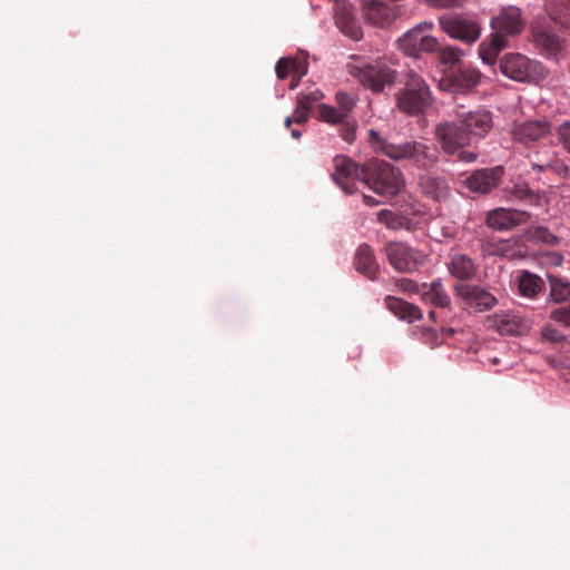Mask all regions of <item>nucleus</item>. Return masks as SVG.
<instances>
[{
  "instance_id": "1",
  "label": "nucleus",
  "mask_w": 570,
  "mask_h": 570,
  "mask_svg": "<svg viewBox=\"0 0 570 570\" xmlns=\"http://www.w3.org/2000/svg\"><path fill=\"white\" fill-rule=\"evenodd\" d=\"M492 33L479 46V56L487 65H494L499 53L509 46V39L523 32L525 21L515 6H505L490 21Z\"/></svg>"
},
{
  "instance_id": "2",
  "label": "nucleus",
  "mask_w": 570,
  "mask_h": 570,
  "mask_svg": "<svg viewBox=\"0 0 570 570\" xmlns=\"http://www.w3.org/2000/svg\"><path fill=\"white\" fill-rule=\"evenodd\" d=\"M436 142L441 150L455 161L473 163L478 155L474 151L464 149L470 145L471 140L468 132L458 121L445 120L439 122L433 131Z\"/></svg>"
},
{
  "instance_id": "3",
  "label": "nucleus",
  "mask_w": 570,
  "mask_h": 570,
  "mask_svg": "<svg viewBox=\"0 0 570 570\" xmlns=\"http://www.w3.org/2000/svg\"><path fill=\"white\" fill-rule=\"evenodd\" d=\"M396 107L409 116L423 115L433 104V95L426 81L410 71L404 86L395 92Z\"/></svg>"
},
{
  "instance_id": "4",
  "label": "nucleus",
  "mask_w": 570,
  "mask_h": 570,
  "mask_svg": "<svg viewBox=\"0 0 570 570\" xmlns=\"http://www.w3.org/2000/svg\"><path fill=\"white\" fill-rule=\"evenodd\" d=\"M379 148L393 160H409L422 169H429L439 163L438 148L417 140L394 144L379 139Z\"/></svg>"
},
{
  "instance_id": "5",
  "label": "nucleus",
  "mask_w": 570,
  "mask_h": 570,
  "mask_svg": "<svg viewBox=\"0 0 570 570\" xmlns=\"http://www.w3.org/2000/svg\"><path fill=\"white\" fill-rule=\"evenodd\" d=\"M500 71L508 78L525 83H539L548 78L549 70L538 60L519 53H505L499 60Z\"/></svg>"
},
{
  "instance_id": "6",
  "label": "nucleus",
  "mask_w": 570,
  "mask_h": 570,
  "mask_svg": "<svg viewBox=\"0 0 570 570\" xmlns=\"http://www.w3.org/2000/svg\"><path fill=\"white\" fill-rule=\"evenodd\" d=\"M433 29L432 21H422L415 24L396 40L397 48L412 58H419L422 53L436 52L440 42L430 35Z\"/></svg>"
},
{
  "instance_id": "7",
  "label": "nucleus",
  "mask_w": 570,
  "mask_h": 570,
  "mask_svg": "<svg viewBox=\"0 0 570 570\" xmlns=\"http://www.w3.org/2000/svg\"><path fill=\"white\" fill-rule=\"evenodd\" d=\"M403 176L400 169L385 161H374L367 165L365 185L379 195L393 197L403 187Z\"/></svg>"
},
{
  "instance_id": "8",
  "label": "nucleus",
  "mask_w": 570,
  "mask_h": 570,
  "mask_svg": "<svg viewBox=\"0 0 570 570\" xmlns=\"http://www.w3.org/2000/svg\"><path fill=\"white\" fill-rule=\"evenodd\" d=\"M440 29L451 39L465 45L475 43L482 33L476 16L468 13H445L438 19Z\"/></svg>"
},
{
  "instance_id": "9",
  "label": "nucleus",
  "mask_w": 570,
  "mask_h": 570,
  "mask_svg": "<svg viewBox=\"0 0 570 570\" xmlns=\"http://www.w3.org/2000/svg\"><path fill=\"white\" fill-rule=\"evenodd\" d=\"M351 75L373 92L383 91L386 86H392L396 78L395 70L381 61L353 66Z\"/></svg>"
},
{
  "instance_id": "10",
  "label": "nucleus",
  "mask_w": 570,
  "mask_h": 570,
  "mask_svg": "<svg viewBox=\"0 0 570 570\" xmlns=\"http://www.w3.org/2000/svg\"><path fill=\"white\" fill-rule=\"evenodd\" d=\"M384 252L390 265L399 273H414L424 265L426 256L404 243L389 242Z\"/></svg>"
},
{
  "instance_id": "11",
  "label": "nucleus",
  "mask_w": 570,
  "mask_h": 570,
  "mask_svg": "<svg viewBox=\"0 0 570 570\" xmlns=\"http://www.w3.org/2000/svg\"><path fill=\"white\" fill-rule=\"evenodd\" d=\"M333 180L345 194H354L357 190V181L365 183L366 166H358L346 156H336L333 159Z\"/></svg>"
},
{
  "instance_id": "12",
  "label": "nucleus",
  "mask_w": 570,
  "mask_h": 570,
  "mask_svg": "<svg viewBox=\"0 0 570 570\" xmlns=\"http://www.w3.org/2000/svg\"><path fill=\"white\" fill-rule=\"evenodd\" d=\"M453 289L464 306L475 313L488 312L498 304V298L489 289L479 285L456 284Z\"/></svg>"
},
{
  "instance_id": "13",
  "label": "nucleus",
  "mask_w": 570,
  "mask_h": 570,
  "mask_svg": "<svg viewBox=\"0 0 570 570\" xmlns=\"http://www.w3.org/2000/svg\"><path fill=\"white\" fill-rule=\"evenodd\" d=\"M551 134V124L547 120H528L522 122H514L511 128L512 140L524 147L541 141Z\"/></svg>"
},
{
  "instance_id": "14",
  "label": "nucleus",
  "mask_w": 570,
  "mask_h": 570,
  "mask_svg": "<svg viewBox=\"0 0 570 570\" xmlns=\"http://www.w3.org/2000/svg\"><path fill=\"white\" fill-rule=\"evenodd\" d=\"M455 117L468 132L470 140L473 136L484 137L493 126L492 114L483 108L465 111L460 107L455 111Z\"/></svg>"
},
{
  "instance_id": "15",
  "label": "nucleus",
  "mask_w": 570,
  "mask_h": 570,
  "mask_svg": "<svg viewBox=\"0 0 570 570\" xmlns=\"http://www.w3.org/2000/svg\"><path fill=\"white\" fill-rule=\"evenodd\" d=\"M527 157L532 169L538 173L551 171L560 178H566L569 175V167L558 158L550 147L543 146L530 153Z\"/></svg>"
},
{
  "instance_id": "16",
  "label": "nucleus",
  "mask_w": 570,
  "mask_h": 570,
  "mask_svg": "<svg viewBox=\"0 0 570 570\" xmlns=\"http://www.w3.org/2000/svg\"><path fill=\"white\" fill-rule=\"evenodd\" d=\"M532 41L538 50L546 56L558 55L563 41L547 21H537L531 26Z\"/></svg>"
},
{
  "instance_id": "17",
  "label": "nucleus",
  "mask_w": 570,
  "mask_h": 570,
  "mask_svg": "<svg viewBox=\"0 0 570 570\" xmlns=\"http://www.w3.org/2000/svg\"><path fill=\"white\" fill-rule=\"evenodd\" d=\"M481 80V73L471 66H460L452 69L442 85L453 92H466L473 90Z\"/></svg>"
},
{
  "instance_id": "18",
  "label": "nucleus",
  "mask_w": 570,
  "mask_h": 570,
  "mask_svg": "<svg viewBox=\"0 0 570 570\" xmlns=\"http://www.w3.org/2000/svg\"><path fill=\"white\" fill-rule=\"evenodd\" d=\"M503 174L504 169L501 166L478 169L465 179L464 184L473 193L488 194L499 185Z\"/></svg>"
},
{
  "instance_id": "19",
  "label": "nucleus",
  "mask_w": 570,
  "mask_h": 570,
  "mask_svg": "<svg viewBox=\"0 0 570 570\" xmlns=\"http://www.w3.org/2000/svg\"><path fill=\"white\" fill-rule=\"evenodd\" d=\"M334 20L342 33L354 41L363 38L362 27L355 17L353 6L348 2H336L334 7Z\"/></svg>"
},
{
  "instance_id": "20",
  "label": "nucleus",
  "mask_w": 570,
  "mask_h": 570,
  "mask_svg": "<svg viewBox=\"0 0 570 570\" xmlns=\"http://www.w3.org/2000/svg\"><path fill=\"white\" fill-rule=\"evenodd\" d=\"M529 218L530 215L527 212L497 208L488 213L485 223L492 229L507 230L515 226L525 224L529 220Z\"/></svg>"
},
{
  "instance_id": "21",
  "label": "nucleus",
  "mask_w": 570,
  "mask_h": 570,
  "mask_svg": "<svg viewBox=\"0 0 570 570\" xmlns=\"http://www.w3.org/2000/svg\"><path fill=\"white\" fill-rule=\"evenodd\" d=\"M419 186L424 196L435 202L449 198L451 189L446 179L442 176L425 174L420 176Z\"/></svg>"
},
{
  "instance_id": "22",
  "label": "nucleus",
  "mask_w": 570,
  "mask_h": 570,
  "mask_svg": "<svg viewBox=\"0 0 570 570\" xmlns=\"http://www.w3.org/2000/svg\"><path fill=\"white\" fill-rule=\"evenodd\" d=\"M355 269L371 281L377 278L380 265L376 261L373 248L367 244H361L354 256Z\"/></svg>"
},
{
  "instance_id": "23",
  "label": "nucleus",
  "mask_w": 570,
  "mask_h": 570,
  "mask_svg": "<svg viewBox=\"0 0 570 570\" xmlns=\"http://www.w3.org/2000/svg\"><path fill=\"white\" fill-rule=\"evenodd\" d=\"M420 299L439 308H446L451 305V298L440 278L432 283H423L420 292Z\"/></svg>"
},
{
  "instance_id": "24",
  "label": "nucleus",
  "mask_w": 570,
  "mask_h": 570,
  "mask_svg": "<svg viewBox=\"0 0 570 570\" xmlns=\"http://www.w3.org/2000/svg\"><path fill=\"white\" fill-rule=\"evenodd\" d=\"M448 269L454 278L470 281L475 276L478 266L469 255L454 253L449 257Z\"/></svg>"
},
{
  "instance_id": "25",
  "label": "nucleus",
  "mask_w": 570,
  "mask_h": 570,
  "mask_svg": "<svg viewBox=\"0 0 570 570\" xmlns=\"http://www.w3.org/2000/svg\"><path fill=\"white\" fill-rule=\"evenodd\" d=\"M384 302L387 309L401 320L414 322L422 318L421 309L402 298L386 296Z\"/></svg>"
},
{
  "instance_id": "26",
  "label": "nucleus",
  "mask_w": 570,
  "mask_h": 570,
  "mask_svg": "<svg viewBox=\"0 0 570 570\" xmlns=\"http://www.w3.org/2000/svg\"><path fill=\"white\" fill-rule=\"evenodd\" d=\"M544 11L559 28L570 30V0H546Z\"/></svg>"
},
{
  "instance_id": "27",
  "label": "nucleus",
  "mask_w": 570,
  "mask_h": 570,
  "mask_svg": "<svg viewBox=\"0 0 570 570\" xmlns=\"http://www.w3.org/2000/svg\"><path fill=\"white\" fill-rule=\"evenodd\" d=\"M544 282L541 277L530 272H522L519 277V291L522 296L532 298L543 287Z\"/></svg>"
},
{
  "instance_id": "28",
  "label": "nucleus",
  "mask_w": 570,
  "mask_h": 570,
  "mask_svg": "<svg viewBox=\"0 0 570 570\" xmlns=\"http://www.w3.org/2000/svg\"><path fill=\"white\" fill-rule=\"evenodd\" d=\"M550 284V298L554 303H562L570 298V283L559 276L548 275Z\"/></svg>"
},
{
  "instance_id": "29",
  "label": "nucleus",
  "mask_w": 570,
  "mask_h": 570,
  "mask_svg": "<svg viewBox=\"0 0 570 570\" xmlns=\"http://www.w3.org/2000/svg\"><path fill=\"white\" fill-rule=\"evenodd\" d=\"M487 246L491 255L512 258L518 254V250L515 249L517 242L514 239L492 240L489 242Z\"/></svg>"
},
{
  "instance_id": "30",
  "label": "nucleus",
  "mask_w": 570,
  "mask_h": 570,
  "mask_svg": "<svg viewBox=\"0 0 570 570\" xmlns=\"http://www.w3.org/2000/svg\"><path fill=\"white\" fill-rule=\"evenodd\" d=\"M377 220L384 224L390 229H402L407 225V219L401 215H397L389 209H382L376 215Z\"/></svg>"
},
{
  "instance_id": "31",
  "label": "nucleus",
  "mask_w": 570,
  "mask_h": 570,
  "mask_svg": "<svg viewBox=\"0 0 570 570\" xmlns=\"http://www.w3.org/2000/svg\"><path fill=\"white\" fill-rule=\"evenodd\" d=\"M439 52V61L442 65L454 66L461 60L463 51L454 46L441 47L436 50Z\"/></svg>"
},
{
  "instance_id": "32",
  "label": "nucleus",
  "mask_w": 570,
  "mask_h": 570,
  "mask_svg": "<svg viewBox=\"0 0 570 570\" xmlns=\"http://www.w3.org/2000/svg\"><path fill=\"white\" fill-rule=\"evenodd\" d=\"M318 118L322 121L328 122V124H341L344 119V112H341L338 109H336L333 106L330 105H320L318 106Z\"/></svg>"
},
{
  "instance_id": "33",
  "label": "nucleus",
  "mask_w": 570,
  "mask_h": 570,
  "mask_svg": "<svg viewBox=\"0 0 570 570\" xmlns=\"http://www.w3.org/2000/svg\"><path fill=\"white\" fill-rule=\"evenodd\" d=\"M420 3L436 10L462 8L468 0H417Z\"/></svg>"
},
{
  "instance_id": "34",
  "label": "nucleus",
  "mask_w": 570,
  "mask_h": 570,
  "mask_svg": "<svg viewBox=\"0 0 570 570\" xmlns=\"http://www.w3.org/2000/svg\"><path fill=\"white\" fill-rule=\"evenodd\" d=\"M308 118H309V110L304 106V102H302V105L296 102V107L293 112V116L287 117L285 119V126H286V128H289L292 124L303 125L308 120Z\"/></svg>"
},
{
  "instance_id": "35",
  "label": "nucleus",
  "mask_w": 570,
  "mask_h": 570,
  "mask_svg": "<svg viewBox=\"0 0 570 570\" xmlns=\"http://www.w3.org/2000/svg\"><path fill=\"white\" fill-rule=\"evenodd\" d=\"M530 237L533 240L541 242L548 245H554L558 243V238L547 227L539 226L530 232Z\"/></svg>"
},
{
  "instance_id": "36",
  "label": "nucleus",
  "mask_w": 570,
  "mask_h": 570,
  "mask_svg": "<svg viewBox=\"0 0 570 570\" xmlns=\"http://www.w3.org/2000/svg\"><path fill=\"white\" fill-rule=\"evenodd\" d=\"M395 286L397 287V289L400 292L407 294V295H412V294L420 295V292L422 288V284H417L415 281H413L411 278H405V277L397 278L395 281Z\"/></svg>"
},
{
  "instance_id": "37",
  "label": "nucleus",
  "mask_w": 570,
  "mask_h": 570,
  "mask_svg": "<svg viewBox=\"0 0 570 570\" xmlns=\"http://www.w3.org/2000/svg\"><path fill=\"white\" fill-rule=\"evenodd\" d=\"M293 65H294V58H291V57L281 58L275 66V72H276L278 79L284 80L289 75H292Z\"/></svg>"
},
{
  "instance_id": "38",
  "label": "nucleus",
  "mask_w": 570,
  "mask_h": 570,
  "mask_svg": "<svg viewBox=\"0 0 570 570\" xmlns=\"http://www.w3.org/2000/svg\"><path fill=\"white\" fill-rule=\"evenodd\" d=\"M510 193L520 200H533L535 198L534 191L527 184H515Z\"/></svg>"
},
{
  "instance_id": "39",
  "label": "nucleus",
  "mask_w": 570,
  "mask_h": 570,
  "mask_svg": "<svg viewBox=\"0 0 570 570\" xmlns=\"http://www.w3.org/2000/svg\"><path fill=\"white\" fill-rule=\"evenodd\" d=\"M323 98V94L321 90L318 89H315L311 92H307V94H299L297 96V102L299 105H302V102H304V106L311 110L314 106L315 102L320 101L321 99Z\"/></svg>"
},
{
  "instance_id": "40",
  "label": "nucleus",
  "mask_w": 570,
  "mask_h": 570,
  "mask_svg": "<svg viewBox=\"0 0 570 570\" xmlns=\"http://www.w3.org/2000/svg\"><path fill=\"white\" fill-rule=\"evenodd\" d=\"M541 335L544 341L551 343H559L564 340V334L550 324L542 327Z\"/></svg>"
},
{
  "instance_id": "41",
  "label": "nucleus",
  "mask_w": 570,
  "mask_h": 570,
  "mask_svg": "<svg viewBox=\"0 0 570 570\" xmlns=\"http://www.w3.org/2000/svg\"><path fill=\"white\" fill-rule=\"evenodd\" d=\"M335 100L340 106L338 110L341 112H344V117L346 118L347 114L352 110V108L355 105L353 97L341 91L336 94Z\"/></svg>"
},
{
  "instance_id": "42",
  "label": "nucleus",
  "mask_w": 570,
  "mask_h": 570,
  "mask_svg": "<svg viewBox=\"0 0 570 570\" xmlns=\"http://www.w3.org/2000/svg\"><path fill=\"white\" fill-rule=\"evenodd\" d=\"M550 318L564 326H570V304L568 306L553 309Z\"/></svg>"
},
{
  "instance_id": "43",
  "label": "nucleus",
  "mask_w": 570,
  "mask_h": 570,
  "mask_svg": "<svg viewBox=\"0 0 570 570\" xmlns=\"http://www.w3.org/2000/svg\"><path fill=\"white\" fill-rule=\"evenodd\" d=\"M558 137L563 148L570 154V121H564L558 127Z\"/></svg>"
},
{
  "instance_id": "44",
  "label": "nucleus",
  "mask_w": 570,
  "mask_h": 570,
  "mask_svg": "<svg viewBox=\"0 0 570 570\" xmlns=\"http://www.w3.org/2000/svg\"><path fill=\"white\" fill-rule=\"evenodd\" d=\"M341 124H342V128H341L342 138L348 142L353 141V139L355 138V129H356L355 124L346 121L345 119Z\"/></svg>"
},
{
  "instance_id": "45",
  "label": "nucleus",
  "mask_w": 570,
  "mask_h": 570,
  "mask_svg": "<svg viewBox=\"0 0 570 570\" xmlns=\"http://www.w3.org/2000/svg\"><path fill=\"white\" fill-rule=\"evenodd\" d=\"M307 72V65L304 61L294 59V65L292 69V75L302 79L304 75Z\"/></svg>"
},
{
  "instance_id": "46",
  "label": "nucleus",
  "mask_w": 570,
  "mask_h": 570,
  "mask_svg": "<svg viewBox=\"0 0 570 570\" xmlns=\"http://www.w3.org/2000/svg\"><path fill=\"white\" fill-rule=\"evenodd\" d=\"M499 331L501 333H509L512 334L515 332V324L509 322V321H501V324L499 325Z\"/></svg>"
},
{
  "instance_id": "47",
  "label": "nucleus",
  "mask_w": 570,
  "mask_h": 570,
  "mask_svg": "<svg viewBox=\"0 0 570 570\" xmlns=\"http://www.w3.org/2000/svg\"><path fill=\"white\" fill-rule=\"evenodd\" d=\"M363 200H364L365 205H367L370 207H374L380 204L379 200H376L374 197L368 196V195H363Z\"/></svg>"
},
{
  "instance_id": "48",
  "label": "nucleus",
  "mask_w": 570,
  "mask_h": 570,
  "mask_svg": "<svg viewBox=\"0 0 570 570\" xmlns=\"http://www.w3.org/2000/svg\"><path fill=\"white\" fill-rule=\"evenodd\" d=\"M299 80L301 79H298V77L293 76L292 83H291V89H294L295 87H297L298 83H299Z\"/></svg>"
},
{
  "instance_id": "49",
  "label": "nucleus",
  "mask_w": 570,
  "mask_h": 570,
  "mask_svg": "<svg viewBox=\"0 0 570 570\" xmlns=\"http://www.w3.org/2000/svg\"><path fill=\"white\" fill-rule=\"evenodd\" d=\"M291 134L294 139H298L302 135L298 129H292Z\"/></svg>"
},
{
  "instance_id": "50",
  "label": "nucleus",
  "mask_w": 570,
  "mask_h": 570,
  "mask_svg": "<svg viewBox=\"0 0 570 570\" xmlns=\"http://www.w3.org/2000/svg\"><path fill=\"white\" fill-rule=\"evenodd\" d=\"M429 317H430L432 321H435V317H436V313H435V311H431V312L429 313Z\"/></svg>"
},
{
  "instance_id": "51",
  "label": "nucleus",
  "mask_w": 570,
  "mask_h": 570,
  "mask_svg": "<svg viewBox=\"0 0 570 570\" xmlns=\"http://www.w3.org/2000/svg\"><path fill=\"white\" fill-rule=\"evenodd\" d=\"M448 332H449V334H450V335H453V334H454V330H453V328H449V331H448Z\"/></svg>"
},
{
  "instance_id": "52",
  "label": "nucleus",
  "mask_w": 570,
  "mask_h": 570,
  "mask_svg": "<svg viewBox=\"0 0 570 570\" xmlns=\"http://www.w3.org/2000/svg\"><path fill=\"white\" fill-rule=\"evenodd\" d=\"M498 362H499L498 358L493 360V364H498Z\"/></svg>"
}]
</instances>
